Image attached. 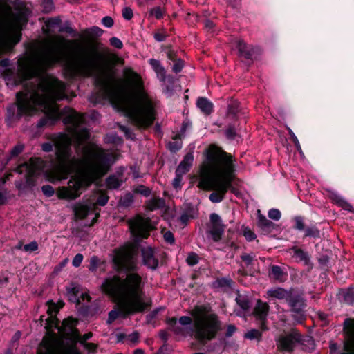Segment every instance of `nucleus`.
Listing matches in <instances>:
<instances>
[{"label":"nucleus","mask_w":354,"mask_h":354,"mask_svg":"<svg viewBox=\"0 0 354 354\" xmlns=\"http://www.w3.org/2000/svg\"><path fill=\"white\" fill-rule=\"evenodd\" d=\"M41 191L46 197H51L55 194L54 188L49 185H43L41 187Z\"/></svg>","instance_id":"nucleus-50"},{"label":"nucleus","mask_w":354,"mask_h":354,"mask_svg":"<svg viewBox=\"0 0 354 354\" xmlns=\"http://www.w3.org/2000/svg\"><path fill=\"white\" fill-rule=\"evenodd\" d=\"M149 63L157 75H161L162 77V80H165V70L162 66L160 62L155 59H150L149 60Z\"/></svg>","instance_id":"nucleus-32"},{"label":"nucleus","mask_w":354,"mask_h":354,"mask_svg":"<svg viewBox=\"0 0 354 354\" xmlns=\"http://www.w3.org/2000/svg\"><path fill=\"white\" fill-rule=\"evenodd\" d=\"M288 130V133L290 136V138H291L295 147L297 148V149L298 151H301V145L299 144V140L297 139V136H295V134L293 133V131L290 128Z\"/></svg>","instance_id":"nucleus-61"},{"label":"nucleus","mask_w":354,"mask_h":354,"mask_svg":"<svg viewBox=\"0 0 354 354\" xmlns=\"http://www.w3.org/2000/svg\"><path fill=\"white\" fill-rule=\"evenodd\" d=\"M199 261V257L195 252H190L188 254L186 259L187 263L190 266L196 265Z\"/></svg>","instance_id":"nucleus-41"},{"label":"nucleus","mask_w":354,"mask_h":354,"mask_svg":"<svg viewBox=\"0 0 354 354\" xmlns=\"http://www.w3.org/2000/svg\"><path fill=\"white\" fill-rule=\"evenodd\" d=\"M122 17L127 20L131 19L133 16V10L130 7L124 8L122 9Z\"/></svg>","instance_id":"nucleus-58"},{"label":"nucleus","mask_w":354,"mask_h":354,"mask_svg":"<svg viewBox=\"0 0 354 354\" xmlns=\"http://www.w3.org/2000/svg\"><path fill=\"white\" fill-rule=\"evenodd\" d=\"M344 340L342 344L330 342L332 354H354V318H346L343 324Z\"/></svg>","instance_id":"nucleus-8"},{"label":"nucleus","mask_w":354,"mask_h":354,"mask_svg":"<svg viewBox=\"0 0 354 354\" xmlns=\"http://www.w3.org/2000/svg\"><path fill=\"white\" fill-rule=\"evenodd\" d=\"M194 161V156L192 153H187L183 158V160L177 167L175 173L178 175H185L191 169Z\"/></svg>","instance_id":"nucleus-22"},{"label":"nucleus","mask_w":354,"mask_h":354,"mask_svg":"<svg viewBox=\"0 0 354 354\" xmlns=\"http://www.w3.org/2000/svg\"><path fill=\"white\" fill-rule=\"evenodd\" d=\"M197 107L205 115H210L214 111V105L207 98L200 97L196 102Z\"/></svg>","instance_id":"nucleus-27"},{"label":"nucleus","mask_w":354,"mask_h":354,"mask_svg":"<svg viewBox=\"0 0 354 354\" xmlns=\"http://www.w3.org/2000/svg\"><path fill=\"white\" fill-rule=\"evenodd\" d=\"M254 256L252 254L244 253L241 256V260L245 263L247 266L252 264Z\"/></svg>","instance_id":"nucleus-54"},{"label":"nucleus","mask_w":354,"mask_h":354,"mask_svg":"<svg viewBox=\"0 0 354 354\" xmlns=\"http://www.w3.org/2000/svg\"><path fill=\"white\" fill-rule=\"evenodd\" d=\"M136 192L145 196H149L151 194V189L144 185H139L136 188Z\"/></svg>","instance_id":"nucleus-56"},{"label":"nucleus","mask_w":354,"mask_h":354,"mask_svg":"<svg viewBox=\"0 0 354 354\" xmlns=\"http://www.w3.org/2000/svg\"><path fill=\"white\" fill-rule=\"evenodd\" d=\"M328 197L333 203L342 207L343 209L354 213V209L351 204L347 202L337 192L333 190H328Z\"/></svg>","instance_id":"nucleus-19"},{"label":"nucleus","mask_w":354,"mask_h":354,"mask_svg":"<svg viewBox=\"0 0 354 354\" xmlns=\"http://www.w3.org/2000/svg\"><path fill=\"white\" fill-rule=\"evenodd\" d=\"M206 161L200 176L198 187L203 190H214L209 199L211 202H221L227 192L232 188L235 169V159L221 148L211 145L205 152Z\"/></svg>","instance_id":"nucleus-4"},{"label":"nucleus","mask_w":354,"mask_h":354,"mask_svg":"<svg viewBox=\"0 0 354 354\" xmlns=\"http://www.w3.org/2000/svg\"><path fill=\"white\" fill-rule=\"evenodd\" d=\"M133 203V196L131 194H126L120 201V204L125 207L130 206Z\"/></svg>","instance_id":"nucleus-45"},{"label":"nucleus","mask_w":354,"mask_h":354,"mask_svg":"<svg viewBox=\"0 0 354 354\" xmlns=\"http://www.w3.org/2000/svg\"><path fill=\"white\" fill-rule=\"evenodd\" d=\"M168 148L170 151L175 153L182 148V142L180 141H172L168 143Z\"/></svg>","instance_id":"nucleus-48"},{"label":"nucleus","mask_w":354,"mask_h":354,"mask_svg":"<svg viewBox=\"0 0 354 354\" xmlns=\"http://www.w3.org/2000/svg\"><path fill=\"white\" fill-rule=\"evenodd\" d=\"M177 319L174 317L168 318L167 319V324L171 328V330L176 335L183 334L182 328L176 326Z\"/></svg>","instance_id":"nucleus-37"},{"label":"nucleus","mask_w":354,"mask_h":354,"mask_svg":"<svg viewBox=\"0 0 354 354\" xmlns=\"http://www.w3.org/2000/svg\"><path fill=\"white\" fill-rule=\"evenodd\" d=\"M165 12H166L164 8L160 6H156L149 10V17H153L156 19H160L164 17Z\"/></svg>","instance_id":"nucleus-33"},{"label":"nucleus","mask_w":354,"mask_h":354,"mask_svg":"<svg viewBox=\"0 0 354 354\" xmlns=\"http://www.w3.org/2000/svg\"><path fill=\"white\" fill-rule=\"evenodd\" d=\"M209 234L212 239L216 242L219 241L225 230V225L222 223L221 216L216 213L211 214Z\"/></svg>","instance_id":"nucleus-16"},{"label":"nucleus","mask_w":354,"mask_h":354,"mask_svg":"<svg viewBox=\"0 0 354 354\" xmlns=\"http://www.w3.org/2000/svg\"><path fill=\"white\" fill-rule=\"evenodd\" d=\"M44 161L39 158H32L28 162L19 165L16 171L19 174L26 173V184L32 185V177L37 176L44 169Z\"/></svg>","instance_id":"nucleus-10"},{"label":"nucleus","mask_w":354,"mask_h":354,"mask_svg":"<svg viewBox=\"0 0 354 354\" xmlns=\"http://www.w3.org/2000/svg\"><path fill=\"white\" fill-rule=\"evenodd\" d=\"M123 73L129 84L115 86L103 83V95L114 108L123 113L134 125L138 128H147L155 119L152 102L142 88L140 77L129 68H125Z\"/></svg>","instance_id":"nucleus-3"},{"label":"nucleus","mask_w":354,"mask_h":354,"mask_svg":"<svg viewBox=\"0 0 354 354\" xmlns=\"http://www.w3.org/2000/svg\"><path fill=\"white\" fill-rule=\"evenodd\" d=\"M301 340V335L297 331L281 335L277 340V348L281 351H291L293 350L296 344Z\"/></svg>","instance_id":"nucleus-15"},{"label":"nucleus","mask_w":354,"mask_h":354,"mask_svg":"<svg viewBox=\"0 0 354 354\" xmlns=\"http://www.w3.org/2000/svg\"><path fill=\"white\" fill-rule=\"evenodd\" d=\"M100 259L97 256H93L90 259L88 270L91 272H95L99 265Z\"/></svg>","instance_id":"nucleus-44"},{"label":"nucleus","mask_w":354,"mask_h":354,"mask_svg":"<svg viewBox=\"0 0 354 354\" xmlns=\"http://www.w3.org/2000/svg\"><path fill=\"white\" fill-rule=\"evenodd\" d=\"M109 41H110V44L112 46H114L115 48H116L118 49H121L123 47V44H122V41L115 37H111Z\"/></svg>","instance_id":"nucleus-59"},{"label":"nucleus","mask_w":354,"mask_h":354,"mask_svg":"<svg viewBox=\"0 0 354 354\" xmlns=\"http://www.w3.org/2000/svg\"><path fill=\"white\" fill-rule=\"evenodd\" d=\"M296 230H304V219L301 216H296L295 218V227Z\"/></svg>","instance_id":"nucleus-53"},{"label":"nucleus","mask_w":354,"mask_h":354,"mask_svg":"<svg viewBox=\"0 0 354 354\" xmlns=\"http://www.w3.org/2000/svg\"><path fill=\"white\" fill-rule=\"evenodd\" d=\"M269 306L267 303L258 300L254 309V315L259 321V324L262 330H268L266 326L267 317Z\"/></svg>","instance_id":"nucleus-17"},{"label":"nucleus","mask_w":354,"mask_h":354,"mask_svg":"<svg viewBox=\"0 0 354 354\" xmlns=\"http://www.w3.org/2000/svg\"><path fill=\"white\" fill-rule=\"evenodd\" d=\"M225 136L230 140H234L236 136V131L234 125H229L225 131Z\"/></svg>","instance_id":"nucleus-47"},{"label":"nucleus","mask_w":354,"mask_h":354,"mask_svg":"<svg viewBox=\"0 0 354 354\" xmlns=\"http://www.w3.org/2000/svg\"><path fill=\"white\" fill-rule=\"evenodd\" d=\"M183 176V175H178V173H175V178L172 181V185L176 190L182 187Z\"/></svg>","instance_id":"nucleus-46"},{"label":"nucleus","mask_w":354,"mask_h":354,"mask_svg":"<svg viewBox=\"0 0 354 354\" xmlns=\"http://www.w3.org/2000/svg\"><path fill=\"white\" fill-rule=\"evenodd\" d=\"M117 125L118 129L124 133L127 139L134 140L136 138L134 133L129 127L120 124H117Z\"/></svg>","instance_id":"nucleus-38"},{"label":"nucleus","mask_w":354,"mask_h":354,"mask_svg":"<svg viewBox=\"0 0 354 354\" xmlns=\"http://www.w3.org/2000/svg\"><path fill=\"white\" fill-rule=\"evenodd\" d=\"M344 300L348 304H354V289L347 290L344 294Z\"/></svg>","instance_id":"nucleus-43"},{"label":"nucleus","mask_w":354,"mask_h":354,"mask_svg":"<svg viewBox=\"0 0 354 354\" xmlns=\"http://www.w3.org/2000/svg\"><path fill=\"white\" fill-rule=\"evenodd\" d=\"M286 302L291 308L295 320L297 323H302L305 319L304 308L306 306L303 297L292 290Z\"/></svg>","instance_id":"nucleus-12"},{"label":"nucleus","mask_w":354,"mask_h":354,"mask_svg":"<svg viewBox=\"0 0 354 354\" xmlns=\"http://www.w3.org/2000/svg\"><path fill=\"white\" fill-rule=\"evenodd\" d=\"M233 283L232 279L227 277H221L217 278L215 281L212 282V288L218 289V288H230L232 287Z\"/></svg>","instance_id":"nucleus-30"},{"label":"nucleus","mask_w":354,"mask_h":354,"mask_svg":"<svg viewBox=\"0 0 354 354\" xmlns=\"http://www.w3.org/2000/svg\"><path fill=\"white\" fill-rule=\"evenodd\" d=\"M168 37V35L165 32H155L153 35V37L155 40L158 42H162L164 41L167 37Z\"/></svg>","instance_id":"nucleus-63"},{"label":"nucleus","mask_w":354,"mask_h":354,"mask_svg":"<svg viewBox=\"0 0 354 354\" xmlns=\"http://www.w3.org/2000/svg\"><path fill=\"white\" fill-rule=\"evenodd\" d=\"M117 125L118 129L124 133L127 139L134 140L136 138L134 133L129 127L120 124H117Z\"/></svg>","instance_id":"nucleus-39"},{"label":"nucleus","mask_w":354,"mask_h":354,"mask_svg":"<svg viewBox=\"0 0 354 354\" xmlns=\"http://www.w3.org/2000/svg\"><path fill=\"white\" fill-rule=\"evenodd\" d=\"M236 302L238 306L243 310L246 311L250 307V304L249 299L243 295H239L236 298Z\"/></svg>","instance_id":"nucleus-35"},{"label":"nucleus","mask_w":354,"mask_h":354,"mask_svg":"<svg viewBox=\"0 0 354 354\" xmlns=\"http://www.w3.org/2000/svg\"><path fill=\"white\" fill-rule=\"evenodd\" d=\"M191 127V123L189 121H183L180 133L176 136V138H181L182 136H185V131L187 129Z\"/></svg>","instance_id":"nucleus-51"},{"label":"nucleus","mask_w":354,"mask_h":354,"mask_svg":"<svg viewBox=\"0 0 354 354\" xmlns=\"http://www.w3.org/2000/svg\"><path fill=\"white\" fill-rule=\"evenodd\" d=\"M114 261L120 270L127 273L124 277L116 274L108 277L102 284L103 291L119 307L118 310H113L109 313V324L112 323L119 316L126 317L143 312L147 306L143 299L145 282L142 277L137 272L138 266L132 254L122 252L117 255Z\"/></svg>","instance_id":"nucleus-2"},{"label":"nucleus","mask_w":354,"mask_h":354,"mask_svg":"<svg viewBox=\"0 0 354 354\" xmlns=\"http://www.w3.org/2000/svg\"><path fill=\"white\" fill-rule=\"evenodd\" d=\"M48 309L47 313L49 315V317L46 319L47 322L48 326L53 327V325L56 323V320H58L55 317L56 313L59 311V310L63 306V303L62 302L60 304H57L52 301H48Z\"/></svg>","instance_id":"nucleus-24"},{"label":"nucleus","mask_w":354,"mask_h":354,"mask_svg":"<svg viewBox=\"0 0 354 354\" xmlns=\"http://www.w3.org/2000/svg\"><path fill=\"white\" fill-rule=\"evenodd\" d=\"M305 237L320 238V230L315 225L308 227L304 230Z\"/></svg>","instance_id":"nucleus-34"},{"label":"nucleus","mask_w":354,"mask_h":354,"mask_svg":"<svg viewBox=\"0 0 354 354\" xmlns=\"http://www.w3.org/2000/svg\"><path fill=\"white\" fill-rule=\"evenodd\" d=\"M77 323L78 320L77 319L68 317L62 321L61 325H59V321L56 320V323L53 325V327H55L64 338L73 342L79 337V331L76 328Z\"/></svg>","instance_id":"nucleus-11"},{"label":"nucleus","mask_w":354,"mask_h":354,"mask_svg":"<svg viewBox=\"0 0 354 354\" xmlns=\"http://www.w3.org/2000/svg\"><path fill=\"white\" fill-rule=\"evenodd\" d=\"M75 351L73 347H65L55 339L44 340L37 354H71Z\"/></svg>","instance_id":"nucleus-14"},{"label":"nucleus","mask_w":354,"mask_h":354,"mask_svg":"<svg viewBox=\"0 0 354 354\" xmlns=\"http://www.w3.org/2000/svg\"><path fill=\"white\" fill-rule=\"evenodd\" d=\"M165 200L160 197L153 198L147 201V209L149 211H154L162 208L165 206Z\"/></svg>","instance_id":"nucleus-29"},{"label":"nucleus","mask_w":354,"mask_h":354,"mask_svg":"<svg viewBox=\"0 0 354 354\" xmlns=\"http://www.w3.org/2000/svg\"><path fill=\"white\" fill-rule=\"evenodd\" d=\"M24 149V145L22 144H17L10 151V158L16 157L20 154Z\"/></svg>","instance_id":"nucleus-49"},{"label":"nucleus","mask_w":354,"mask_h":354,"mask_svg":"<svg viewBox=\"0 0 354 354\" xmlns=\"http://www.w3.org/2000/svg\"><path fill=\"white\" fill-rule=\"evenodd\" d=\"M243 235L248 241H252L256 239V234L249 228H245L243 230Z\"/></svg>","instance_id":"nucleus-60"},{"label":"nucleus","mask_w":354,"mask_h":354,"mask_svg":"<svg viewBox=\"0 0 354 354\" xmlns=\"http://www.w3.org/2000/svg\"><path fill=\"white\" fill-rule=\"evenodd\" d=\"M290 250L293 252L292 257L296 259L297 262H302L304 266H308L310 268H313L310 257L308 252L297 246L292 247Z\"/></svg>","instance_id":"nucleus-20"},{"label":"nucleus","mask_w":354,"mask_h":354,"mask_svg":"<svg viewBox=\"0 0 354 354\" xmlns=\"http://www.w3.org/2000/svg\"><path fill=\"white\" fill-rule=\"evenodd\" d=\"M81 118V125L86 127L88 137L85 139L78 137L71 131L67 124L68 131L71 136L65 133H57L52 135V142H44L41 145V149L45 152H51L55 148L56 162L53 168L45 172L46 180L52 183L66 180L68 176L76 171L82 165V160L73 154L71 149L72 138L75 142V148L79 149L81 145L89 139L90 132L85 121L84 115L77 112Z\"/></svg>","instance_id":"nucleus-5"},{"label":"nucleus","mask_w":354,"mask_h":354,"mask_svg":"<svg viewBox=\"0 0 354 354\" xmlns=\"http://www.w3.org/2000/svg\"><path fill=\"white\" fill-rule=\"evenodd\" d=\"M261 333L257 329H251L244 335L245 338L250 340L256 339L258 342L261 340Z\"/></svg>","instance_id":"nucleus-36"},{"label":"nucleus","mask_w":354,"mask_h":354,"mask_svg":"<svg viewBox=\"0 0 354 354\" xmlns=\"http://www.w3.org/2000/svg\"><path fill=\"white\" fill-rule=\"evenodd\" d=\"M38 249V243L36 241H32L28 244H26L23 247V250L25 252H34Z\"/></svg>","instance_id":"nucleus-52"},{"label":"nucleus","mask_w":354,"mask_h":354,"mask_svg":"<svg viewBox=\"0 0 354 354\" xmlns=\"http://www.w3.org/2000/svg\"><path fill=\"white\" fill-rule=\"evenodd\" d=\"M268 216L271 219L279 221L281 218V212L277 209H271L268 212Z\"/></svg>","instance_id":"nucleus-55"},{"label":"nucleus","mask_w":354,"mask_h":354,"mask_svg":"<svg viewBox=\"0 0 354 354\" xmlns=\"http://www.w3.org/2000/svg\"><path fill=\"white\" fill-rule=\"evenodd\" d=\"M140 251L143 265L149 269L156 270L158 266L159 261L155 256L154 249L149 246L143 247Z\"/></svg>","instance_id":"nucleus-18"},{"label":"nucleus","mask_w":354,"mask_h":354,"mask_svg":"<svg viewBox=\"0 0 354 354\" xmlns=\"http://www.w3.org/2000/svg\"><path fill=\"white\" fill-rule=\"evenodd\" d=\"M130 227L138 239H147L153 229L151 219L140 216H137L130 221Z\"/></svg>","instance_id":"nucleus-13"},{"label":"nucleus","mask_w":354,"mask_h":354,"mask_svg":"<svg viewBox=\"0 0 354 354\" xmlns=\"http://www.w3.org/2000/svg\"><path fill=\"white\" fill-rule=\"evenodd\" d=\"M257 219L258 227L263 231L268 232L273 228L274 223L261 214L260 210L257 211Z\"/></svg>","instance_id":"nucleus-28"},{"label":"nucleus","mask_w":354,"mask_h":354,"mask_svg":"<svg viewBox=\"0 0 354 354\" xmlns=\"http://www.w3.org/2000/svg\"><path fill=\"white\" fill-rule=\"evenodd\" d=\"M109 198L106 194L101 193L97 198V204L100 206H104L108 203Z\"/></svg>","instance_id":"nucleus-57"},{"label":"nucleus","mask_w":354,"mask_h":354,"mask_svg":"<svg viewBox=\"0 0 354 354\" xmlns=\"http://www.w3.org/2000/svg\"><path fill=\"white\" fill-rule=\"evenodd\" d=\"M236 48L239 50V55L246 59L251 60L256 51V48L252 46L247 45L243 40L239 39L236 41Z\"/></svg>","instance_id":"nucleus-21"},{"label":"nucleus","mask_w":354,"mask_h":354,"mask_svg":"<svg viewBox=\"0 0 354 354\" xmlns=\"http://www.w3.org/2000/svg\"><path fill=\"white\" fill-rule=\"evenodd\" d=\"M292 290V289L286 290L281 287H274L267 290V295L268 297L277 299L279 300L285 299L287 301Z\"/></svg>","instance_id":"nucleus-23"},{"label":"nucleus","mask_w":354,"mask_h":354,"mask_svg":"<svg viewBox=\"0 0 354 354\" xmlns=\"http://www.w3.org/2000/svg\"><path fill=\"white\" fill-rule=\"evenodd\" d=\"M239 111V103L237 101H232L228 105L227 113L229 115H236Z\"/></svg>","instance_id":"nucleus-42"},{"label":"nucleus","mask_w":354,"mask_h":354,"mask_svg":"<svg viewBox=\"0 0 354 354\" xmlns=\"http://www.w3.org/2000/svg\"><path fill=\"white\" fill-rule=\"evenodd\" d=\"M83 258L84 257H83V255L82 254H80V253L77 254L74 257V258H73V259L72 261L73 266L74 267H75V268L79 267L81 265V263H82V262L83 261Z\"/></svg>","instance_id":"nucleus-64"},{"label":"nucleus","mask_w":354,"mask_h":354,"mask_svg":"<svg viewBox=\"0 0 354 354\" xmlns=\"http://www.w3.org/2000/svg\"><path fill=\"white\" fill-rule=\"evenodd\" d=\"M64 62V68L71 78L91 77L95 73L109 76L114 68L115 56L109 50H84L72 59L65 60L62 53L55 48L40 51L28 58L18 61V77L23 90L17 93V104L7 108L6 122L11 127L23 115H32L41 111L45 116L37 127L53 126L63 118V123L82 139L88 137L86 127L81 125L77 111L68 106L59 109L57 102L71 100L75 94L68 93L67 85L47 73L55 64Z\"/></svg>","instance_id":"nucleus-1"},{"label":"nucleus","mask_w":354,"mask_h":354,"mask_svg":"<svg viewBox=\"0 0 354 354\" xmlns=\"http://www.w3.org/2000/svg\"><path fill=\"white\" fill-rule=\"evenodd\" d=\"M167 57L170 60L174 61V65L172 66V71L175 73H180L185 66V62L183 59L175 58L174 53L169 51L167 54Z\"/></svg>","instance_id":"nucleus-31"},{"label":"nucleus","mask_w":354,"mask_h":354,"mask_svg":"<svg viewBox=\"0 0 354 354\" xmlns=\"http://www.w3.org/2000/svg\"><path fill=\"white\" fill-rule=\"evenodd\" d=\"M91 337H92V333H86V334L83 335L82 336L79 333L78 339H74L73 342H80L81 344H85L87 340H88Z\"/></svg>","instance_id":"nucleus-62"},{"label":"nucleus","mask_w":354,"mask_h":354,"mask_svg":"<svg viewBox=\"0 0 354 354\" xmlns=\"http://www.w3.org/2000/svg\"><path fill=\"white\" fill-rule=\"evenodd\" d=\"M268 276L270 279H273L279 282H283L286 279L287 274L283 272L282 268L276 265L270 266Z\"/></svg>","instance_id":"nucleus-26"},{"label":"nucleus","mask_w":354,"mask_h":354,"mask_svg":"<svg viewBox=\"0 0 354 354\" xmlns=\"http://www.w3.org/2000/svg\"><path fill=\"white\" fill-rule=\"evenodd\" d=\"M178 322L180 325L185 326L182 328V335H194L195 338L202 343L214 339L218 332L221 330V322L214 313L207 314L196 319L194 328L192 326V319L190 317L182 316Z\"/></svg>","instance_id":"nucleus-7"},{"label":"nucleus","mask_w":354,"mask_h":354,"mask_svg":"<svg viewBox=\"0 0 354 354\" xmlns=\"http://www.w3.org/2000/svg\"><path fill=\"white\" fill-rule=\"evenodd\" d=\"M87 172L72 177L68 182V186L59 187L57 196L59 199L75 200L96 178L104 176L115 162L116 155L96 146L91 149L83 147Z\"/></svg>","instance_id":"nucleus-6"},{"label":"nucleus","mask_w":354,"mask_h":354,"mask_svg":"<svg viewBox=\"0 0 354 354\" xmlns=\"http://www.w3.org/2000/svg\"><path fill=\"white\" fill-rule=\"evenodd\" d=\"M27 23V19L21 13H15L3 26L0 37L6 39H12L15 44L21 39V31L24 26Z\"/></svg>","instance_id":"nucleus-9"},{"label":"nucleus","mask_w":354,"mask_h":354,"mask_svg":"<svg viewBox=\"0 0 354 354\" xmlns=\"http://www.w3.org/2000/svg\"><path fill=\"white\" fill-rule=\"evenodd\" d=\"M42 11L45 13H50L54 8L53 0H41Z\"/></svg>","instance_id":"nucleus-40"},{"label":"nucleus","mask_w":354,"mask_h":354,"mask_svg":"<svg viewBox=\"0 0 354 354\" xmlns=\"http://www.w3.org/2000/svg\"><path fill=\"white\" fill-rule=\"evenodd\" d=\"M122 174L123 169H121L120 171H118L116 174L109 176L105 181L107 188L110 189H118L123 183Z\"/></svg>","instance_id":"nucleus-25"}]
</instances>
